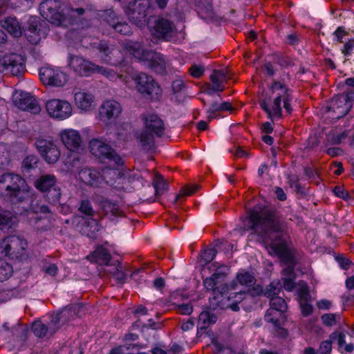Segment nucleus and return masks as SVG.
Returning <instances> with one entry per match:
<instances>
[{
    "label": "nucleus",
    "instance_id": "nucleus-12",
    "mask_svg": "<svg viewBox=\"0 0 354 354\" xmlns=\"http://www.w3.org/2000/svg\"><path fill=\"white\" fill-rule=\"evenodd\" d=\"M264 320L267 323H271L274 326V333L276 335L286 337L288 330L283 328L287 322V315L286 312H281L277 308H269L264 315Z\"/></svg>",
    "mask_w": 354,
    "mask_h": 354
},
{
    "label": "nucleus",
    "instance_id": "nucleus-36",
    "mask_svg": "<svg viewBox=\"0 0 354 354\" xmlns=\"http://www.w3.org/2000/svg\"><path fill=\"white\" fill-rule=\"evenodd\" d=\"M32 330L34 334L39 338H42L48 335L51 336L54 334L50 333L48 324L46 325L41 321H36L33 322L32 325Z\"/></svg>",
    "mask_w": 354,
    "mask_h": 354
},
{
    "label": "nucleus",
    "instance_id": "nucleus-38",
    "mask_svg": "<svg viewBox=\"0 0 354 354\" xmlns=\"http://www.w3.org/2000/svg\"><path fill=\"white\" fill-rule=\"evenodd\" d=\"M13 269L12 266L1 259L0 257V281L9 279L12 274Z\"/></svg>",
    "mask_w": 354,
    "mask_h": 354
},
{
    "label": "nucleus",
    "instance_id": "nucleus-5",
    "mask_svg": "<svg viewBox=\"0 0 354 354\" xmlns=\"http://www.w3.org/2000/svg\"><path fill=\"white\" fill-rule=\"evenodd\" d=\"M66 6L60 0H44L39 5L41 15L50 24L57 26H66Z\"/></svg>",
    "mask_w": 354,
    "mask_h": 354
},
{
    "label": "nucleus",
    "instance_id": "nucleus-17",
    "mask_svg": "<svg viewBox=\"0 0 354 354\" xmlns=\"http://www.w3.org/2000/svg\"><path fill=\"white\" fill-rule=\"evenodd\" d=\"M151 34L157 39L169 41L174 36V24L164 18H156L151 26Z\"/></svg>",
    "mask_w": 354,
    "mask_h": 354
},
{
    "label": "nucleus",
    "instance_id": "nucleus-14",
    "mask_svg": "<svg viewBox=\"0 0 354 354\" xmlns=\"http://www.w3.org/2000/svg\"><path fill=\"white\" fill-rule=\"evenodd\" d=\"M225 281L226 274L225 273L216 272L203 280V285L207 290L212 291V297H214L218 295H225L228 292L229 286Z\"/></svg>",
    "mask_w": 354,
    "mask_h": 354
},
{
    "label": "nucleus",
    "instance_id": "nucleus-2",
    "mask_svg": "<svg viewBox=\"0 0 354 354\" xmlns=\"http://www.w3.org/2000/svg\"><path fill=\"white\" fill-rule=\"evenodd\" d=\"M0 194L11 204L12 209L27 210L31 192L26 180L19 175L6 173L0 176Z\"/></svg>",
    "mask_w": 354,
    "mask_h": 354
},
{
    "label": "nucleus",
    "instance_id": "nucleus-53",
    "mask_svg": "<svg viewBox=\"0 0 354 354\" xmlns=\"http://www.w3.org/2000/svg\"><path fill=\"white\" fill-rule=\"evenodd\" d=\"M216 252V250L214 248H207L201 254L202 259L205 263H208L214 259Z\"/></svg>",
    "mask_w": 354,
    "mask_h": 354
},
{
    "label": "nucleus",
    "instance_id": "nucleus-28",
    "mask_svg": "<svg viewBox=\"0 0 354 354\" xmlns=\"http://www.w3.org/2000/svg\"><path fill=\"white\" fill-rule=\"evenodd\" d=\"M62 141L67 149L74 151L79 148L82 140L79 133L71 129L65 131L62 134Z\"/></svg>",
    "mask_w": 354,
    "mask_h": 354
},
{
    "label": "nucleus",
    "instance_id": "nucleus-24",
    "mask_svg": "<svg viewBox=\"0 0 354 354\" xmlns=\"http://www.w3.org/2000/svg\"><path fill=\"white\" fill-rule=\"evenodd\" d=\"M14 212L0 208V230H9L15 227L19 222L17 214L26 210L21 208L13 209Z\"/></svg>",
    "mask_w": 354,
    "mask_h": 354
},
{
    "label": "nucleus",
    "instance_id": "nucleus-62",
    "mask_svg": "<svg viewBox=\"0 0 354 354\" xmlns=\"http://www.w3.org/2000/svg\"><path fill=\"white\" fill-rule=\"evenodd\" d=\"M299 302H309L310 300V295L308 287L302 288L299 292Z\"/></svg>",
    "mask_w": 354,
    "mask_h": 354
},
{
    "label": "nucleus",
    "instance_id": "nucleus-44",
    "mask_svg": "<svg viewBox=\"0 0 354 354\" xmlns=\"http://www.w3.org/2000/svg\"><path fill=\"white\" fill-rule=\"evenodd\" d=\"M78 210L87 216H94L95 212L90 201L87 199L81 201Z\"/></svg>",
    "mask_w": 354,
    "mask_h": 354
},
{
    "label": "nucleus",
    "instance_id": "nucleus-11",
    "mask_svg": "<svg viewBox=\"0 0 354 354\" xmlns=\"http://www.w3.org/2000/svg\"><path fill=\"white\" fill-rule=\"evenodd\" d=\"M35 145L41 157L48 164H54L59 160L61 155L60 151L52 140L37 139Z\"/></svg>",
    "mask_w": 354,
    "mask_h": 354
},
{
    "label": "nucleus",
    "instance_id": "nucleus-37",
    "mask_svg": "<svg viewBox=\"0 0 354 354\" xmlns=\"http://www.w3.org/2000/svg\"><path fill=\"white\" fill-rule=\"evenodd\" d=\"M236 279L239 283L242 286L251 287L256 283V279L254 276L249 272L242 271L236 274Z\"/></svg>",
    "mask_w": 354,
    "mask_h": 354
},
{
    "label": "nucleus",
    "instance_id": "nucleus-43",
    "mask_svg": "<svg viewBox=\"0 0 354 354\" xmlns=\"http://www.w3.org/2000/svg\"><path fill=\"white\" fill-rule=\"evenodd\" d=\"M48 324L50 327V333L55 334L60 328L61 326L63 324L58 313L51 315L50 322Z\"/></svg>",
    "mask_w": 354,
    "mask_h": 354
},
{
    "label": "nucleus",
    "instance_id": "nucleus-54",
    "mask_svg": "<svg viewBox=\"0 0 354 354\" xmlns=\"http://www.w3.org/2000/svg\"><path fill=\"white\" fill-rule=\"evenodd\" d=\"M329 338L331 339L332 342L335 340H337L339 348L342 347L346 343L345 334L342 332H333L330 335Z\"/></svg>",
    "mask_w": 354,
    "mask_h": 354
},
{
    "label": "nucleus",
    "instance_id": "nucleus-45",
    "mask_svg": "<svg viewBox=\"0 0 354 354\" xmlns=\"http://www.w3.org/2000/svg\"><path fill=\"white\" fill-rule=\"evenodd\" d=\"M210 80L212 83V88H209L207 91L209 94H212V91H223L224 88L222 86L223 81L218 78V76L215 73H212L210 75Z\"/></svg>",
    "mask_w": 354,
    "mask_h": 354
},
{
    "label": "nucleus",
    "instance_id": "nucleus-1",
    "mask_svg": "<svg viewBox=\"0 0 354 354\" xmlns=\"http://www.w3.org/2000/svg\"><path fill=\"white\" fill-rule=\"evenodd\" d=\"M248 230L257 236L270 255L277 256L286 267L282 270L284 278H295L297 263L295 250L288 245L284 231L286 224L277 211L255 207L248 212Z\"/></svg>",
    "mask_w": 354,
    "mask_h": 354
},
{
    "label": "nucleus",
    "instance_id": "nucleus-13",
    "mask_svg": "<svg viewBox=\"0 0 354 354\" xmlns=\"http://www.w3.org/2000/svg\"><path fill=\"white\" fill-rule=\"evenodd\" d=\"M46 108L50 117L59 120L68 118L73 111L71 104L68 102L58 99L48 100L46 104Z\"/></svg>",
    "mask_w": 354,
    "mask_h": 354
},
{
    "label": "nucleus",
    "instance_id": "nucleus-22",
    "mask_svg": "<svg viewBox=\"0 0 354 354\" xmlns=\"http://www.w3.org/2000/svg\"><path fill=\"white\" fill-rule=\"evenodd\" d=\"M122 107L119 102L115 100H106L100 106L99 118L103 122L114 121L121 113Z\"/></svg>",
    "mask_w": 354,
    "mask_h": 354
},
{
    "label": "nucleus",
    "instance_id": "nucleus-57",
    "mask_svg": "<svg viewBox=\"0 0 354 354\" xmlns=\"http://www.w3.org/2000/svg\"><path fill=\"white\" fill-rule=\"evenodd\" d=\"M189 71L194 77L199 78L203 75L205 69L201 66L194 64L189 68Z\"/></svg>",
    "mask_w": 354,
    "mask_h": 354
},
{
    "label": "nucleus",
    "instance_id": "nucleus-39",
    "mask_svg": "<svg viewBox=\"0 0 354 354\" xmlns=\"http://www.w3.org/2000/svg\"><path fill=\"white\" fill-rule=\"evenodd\" d=\"M270 308L279 310L281 312H286L288 310V304L281 297H274L270 299Z\"/></svg>",
    "mask_w": 354,
    "mask_h": 354
},
{
    "label": "nucleus",
    "instance_id": "nucleus-10",
    "mask_svg": "<svg viewBox=\"0 0 354 354\" xmlns=\"http://www.w3.org/2000/svg\"><path fill=\"white\" fill-rule=\"evenodd\" d=\"M25 71V65L22 57L16 53L3 56L0 59V72L13 76H21Z\"/></svg>",
    "mask_w": 354,
    "mask_h": 354
},
{
    "label": "nucleus",
    "instance_id": "nucleus-29",
    "mask_svg": "<svg viewBox=\"0 0 354 354\" xmlns=\"http://www.w3.org/2000/svg\"><path fill=\"white\" fill-rule=\"evenodd\" d=\"M1 26L12 37H20L23 34V28L15 17H7L1 21Z\"/></svg>",
    "mask_w": 354,
    "mask_h": 354
},
{
    "label": "nucleus",
    "instance_id": "nucleus-32",
    "mask_svg": "<svg viewBox=\"0 0 354 354\" xmlns=\"http://www.w3.org/2000/svg\"><path fill=\"white\" fill-rule=\"evenodd\" d=\"M88 259L100 266H109L111 255L106 248L100 246L96 248L91 255L88 257Z\"/></svg>",
    "mask_w": 354,
    "mask_h": 354
},
{
    "label": "nucleus",
    "instance_id": "nucleus-26",
    "mask_svg": "<svg viewBox=\"0 0 354 354\" xmlns=\"http://www.w3.org/2000/svg\"><path fill=\"white\" fill-rule=\"evenodd\" d=\"M288 92V89H285L283 91V93L279 94V95L274 100L272 110L275 117L277 118H280L282 116V109L281 106V100H283V108L285 109L286 111L289 114L292 113V109L290 104L291 97Z\"/></svg>",
    "mask_w": 354,
    "mask_h": 354
},
{
    "label": "nucleus",
    "instance_id": "nucleus-18",
    "mask_svg": "<svg viewBox=\"0 0 354 354\" xmlns=\"http://www.w3.org/2000/svg\"><path fill=\"white\" fill-rule=\"evenodd\" d=\"M95 48L103 55L102 59L106 64L118 66L123 62L120 51L114 48L113 45L106 41H100L96 44Z\"/></svg>",
    "mask_w": 354,
    "mask_h": 354
},
{
    "label": "nucleus",
    "instance_id": "nucleus-52",
    "mask_svg": "<svg viewBox=\"0 0 354 354\" xmlns=\"http://www.w3.org/2000/svg\"><path fill=\"white\" fill-rule=\"evenodd\" d=\"M66 11L68 13L67 18H80L86 12V10L83 8H73L70 6H66Z\"/></svg>",
    "mask_w": 354,
    "mask_h": 354
},
{
    "label": "nucleus",
    "instance_id": "nucleus-42",
    "mask_svg": "<svg viewBox=\"0 0 354 354\" xmlns=\"http://www.w3.org/2000/svg\"><path fill=\"white\" fill-rule=\"evenodd\" d=\"M281 290V286L279 283H271L264 291V296L271 299V297H279V294Z\"/></svg>",
    "mask_w": 354,
    "mask_h": 354
},
{
    "label": "nucleus",
    "instance_id": "nucleus-46",
    "mask_svg": "<svg viewBox=\"0 0 354 354\" xmlns=\"http://www.w3.org/2000/svg\"><path fill=\"white\" fill-rule=\"evenodd\" d=\"M198 189V185L185 186L181 190L180 192L176 196L175 202H177L181 198L191 196L194 194Z\"/></svg>",
    "mask_w": 354,
    "mask_h": 354
},
{
    "label": "nucleus",
    "instance_id": "nucleus-50",
    "mask_svg": "<svg viewBox=\"0 0 354 354\" xmlns=\"http://www.w3.org/2000/svg\"><path fill=\"white\" fill-rule=\"evenodd\" d=\"M332 343L333 342L330 338L328 340L322 342L319 348L317 350V354H330Z\"/></svg>",
    "mask_w": 354,
    "mask_h": 354
},
{
    "label": "nucleus",
    "instance_id": "nucleus-8",
    "mask_svg": "<svg viewBox=\"0 0 354 354\" xmlns=\"http://www.w3.org/2000/svg\"><path fill=\"white\" fill-rule=\"evenodd\" d=\"M149 8V0H134L124 8V11L131 22L141 27L147 21Z\"/></svg>",
    "mask_w": 354,
    "mask_h": 354
},
{
    "label": "nucleus",
    "instance_id": "nucleus-16",
    "mask_svg": "<svg viewBox=\"0 0 354 354\" xmlns=\"http://www.w3.org/2000/svg\"><path fill=\"white\" fill-rule=\"evenodd\" d=\"M39 75L41 82L46 86L60 87L67 82V76L65 73L50 67H42L39 70Z\"/></svg>",
    "mask_w": 354,
    "mask_h": 354
},
{
    "label": "nucleus",
    "instance_id": "nucleus-27",
    "mask_svg": "<svg viewBox=\"0 0 354 354\" xmlns=\"http://www.w3.org/2000/svg\"><path fill=\"white\" fill-rule=\"evenodd\" d=\"M216 320L217 317L215 314L207 311L202 312L199 315V322H203V325L198 329V337H201L205 334L210 336L212 331L209 328V325L216 323Z\"/></svg>",
    "mask_w": 354,
    "mask_h": 354
},
{
    "label": "nucleus",
    "instance_id": "nucleus-23",
    "mask_svg": "<svg viewBox=\"0 0 354 354\" xmlns=\"http://www.w3.org/2000/svg\"><path fill=\"white\" fill-rule=\"evenodd\" d=\"M144 62H148L149 67L155 73L165 75L167 73V62L162 54L149 50Z\"/></svg>",
    "mask_w": 354,
    "mask_h": 354
},
{
    "label": "nucleus",
    "instance_id": "nucleus-33",
    "mask_svg": "<svg viewBox=\"0 0 354 354\" xmlns=\"http://www.w3.org/2000/svg\"><path fill=\"white\" fill-rule=\"evenodd\" d=\"M93 102V96L85 92H77L75 94V102L82 110H88Z\"/></svg>",
    "mask_w": 354,
    "mask_h": 354
},
{
    "label": "nucleus",
    "instance_id": "nucleus-61",
    "mask_svg": "<svg viewBox=\"0 0 354 354\" xmlns=\"http://www.w3.org/2000/svg\"><path fill=\"white\" fill-rule=\"evenodd\" d=\"M333 192L335 196L343 198L344 200H348L350 198V194L348 192H345L343 187L336 186L333 189Z\"/></svg>",
    "mask_w": 354,
    "mask_h": 354
},
{
    "label": "nucleus",
    "instance_id": "nucleus-48",
    "mask_svg": "<svg viewBox=\"0 0 354 354\" xmlns=\"http://www.w3.org/2000/svg\"><path fill=\"white\" fill-rule=\"evenodd\" d=\"M104 20L112 28L115 26L117 21H120L118 17L113 10H109L105 12Z\"/></svg>",
    "mask_w": 354,
    "mask_h": 354
},
{
    "label": "nucleus",
    "instance_id": "nucleus-40",
    "mask_svg": "<svg viewBox=\"0 0 354 354\" xmlns=\"http://www.w3.org/2000/svg\"><path fill=\"white\" fill-rule=\"evenodd\" d=\"M77 311V307L74 306H68L64 308L59 310L58 313L59 315L62 320V324L67 323L69 319L73 317Z\"/></svg>",
    "mask_w": 354,
    "mask_h": 354
},
{
    "label": "nucleus",
    "instance_id": "nucleus-55",
    "mask_svg": "<svg viewBox=\"0 0 354 354\" xmlns=\"http://www.w3.org/2000/svg\"><path fill=\"white\" fill-rule=\"evenodd\" d=\"M321 319L323 324L326 326H332L336 324L335 314H324L323 315H322Z\"/></svg>",
    "mask_w": 354,
    "mask_h": 354
},
{
    "label": "nucleus",
    "instance_id": "nucleus-49",
    "mask_svg": "<svg viewBox=\"0 0 354 354\" xmlns=\"http://www.w3.org/2000/svg\"><path fill=\"white\" fill-rule=\"evenodd\" d=\"M120 268H121V264L120 262H118V266L113 268V270L110 272L118 283H124L126 279V274Z\"/></svg>",
    "mask_w": 354,
    "mask_h": 354
},
{
    "label": "nucleus",
    "instance_id": "nucleus-6",
    "mask_svg": "<svg viewBox=\"0 0 354 354\" xmlns=\"http://www.w3.org/2000/svg\"><path fill=\"white\" fill-rule=\"evenodd\" d=\"M137 91L145 98L152 100H158L162 90L153 77L145 73H140L133 77Z\"/></svg>",
    "mask_w": 354,
    "mask_h": 354
},
{
    "label": "nucleus",
    "instance_id": "nucleus-4",
    "mask_svg": "<svg viewBox=\"0 0 354 354\" xmlns=\"http://www.w3.org/2000/svg\"><path fill=\"white\" fill-rule=\"evenodd\" d=\"M28 242L20 234H10L0 241V257L23 261L28 258Z\"/></svg>",
    "mask_w": 354,
    "mask_h": 354
},
{
    "label": "nucleus",
    "instance_id": "nucleus-31",
    "mask_svg": "<svg viewBox=\"0 0 354 354\" xmlns=\"http://www.w3.org/2000/svg\"><path fill=\"white\" fill-rule=\"evenodd\" d=\"M124 50L131 54L135 58L144 61L149 50H144L140 43L131 40H125L122 43Z\"/></svg>",
    "mask_w": 354,
    "mask_h": 354
},
{
    "label": "nucleus",
    "instance_id": "nucleus-56",
    "mask_svg": "<svg viewBox=\"0 0 354 354\" xmlns=\"http://www.w3.org/2000/svg\"><path fill=\"white\" fill-rule=\"evenodd\" d=\"M176 310L179 314L190 315L193 311V308L189 304H183L176 305Z\"/></svg>",
    "mask_w": 354,
    "mask_h": 354
},
{
    "label": "nucleus",
    "instance_id": "nucleus-21",
    "mask_svg": "<svg viewBox=\"0 0 354 354\" xmlns=\"http://www.w3.org/2000/svg\"><path fill=\"white\" fill-rule=\"evenodd\" d=\"M352 104L351 102H348V97L344 96L342 93L335 96L330 102L328 111H332V117L333 119L339 120L345 116L351 110Z\"/></svg>",
    "mask_w": 354,
    "mask_h": 354
},
{
    "label": "nucleus",
    "instance_id": "nucleus-64",
    "mask_svg": "<svg viewBox=\"0 0 354 354\" xmlns=\"http://www.w3.org/2000/svg\"><path fill=\"white\" fill-rule=\"evenodd\" d=\"M354 48V39H351L348 41H346L344 46V48L342 49V53L348 56L351 55V52Z\"/></svg>",
    "mask_w": 354,
    "mask_h": 354
},
{
    "label": "nucleus",
    "instance_id": "nucleus-41",
    "mask_svg": "<svg viewBox=\"0 0 354 354\" xmlns=\"http://www.w3.org/2000/svg\"><path fill=\"white\" fill-rule=\"evenodd\" d=\"M153 187L155 188L156 195H161L167 189L168 184L164 180L161 175L157 174L155 176L153 180Z\"/></svg>",
    "mask_w": 354,
    "mask_h": 354
},
{
    "label": "nucleus",
    "instance_id": "nucleus-7",
    "mask_svg": "<svg viewBox=\"0 0 354 354\" xmlns=\"http://www.w3.org/2000/svg\"><path fill=\"white\" fill-rule=\"evenodd\" d=\"M35 187L46 193V199L52 203H57L62 196L61 189L57 183V178L53 174H44L34 182Z\"/></svg>",
    "mask_w": 354,
    "mask_h": 354
},
{
    "label": "nucleus",
    "instance_id": "nucleus-30",
    "mask_svg": "<svg viewBox=\"0 0 354 354\" xmlns=\"http://www.w3.org/2000/svg\"><path fill=\"white\" fill-rule=\"evenodd\" d=\"M229 301L230 300H227V297H225L224 295H218L214 297L209 298V306L213 310L218 308L221 309L230 308L234 312L239 310L240 308L238 302L235 301L232 304H230Z\"/></svg>",
    "mask_w": 354,
    "mask_h": 354
},
{
    "label": "nucleus",
    "instance_id": "nucleus-19",
    "mask_svg": "<svg viewBox=\"0 0 354 354\" xmlns=\"http://www.w3.org/2000/svg\"><path fill=\"white\" fill-rule=\"evenodd\" d=\"M68 65L75 72L80 73V75H87L90 73L95 71L102 72L103 70L102 67L97 66L82 57L71 54L68 56Z\"/></svg>",
    "mask_w": 354,
    "mask_h": 354
},
{
    "label": "nucleus",
    "instance_id": "nucleus-58",
    "mask_svg": "<svg viewBox=\"0 0 354 354\" xmlns=\"http://www.w3.org/2000/svg\"><path fill=\"white\" fill-rule=\"evenodd\" d=\"M190 3L194 4L201 8H206L207 10L212 8L211 0H188Z\"/></svg>",
    "mask_w": 354,
    "mask_h": 354
},
{
    "label": "nucleus",
    "instance_id": "nucleus-20",
    "mask_svg": "<svg viewBox=\"0 0 354 354\" xmlns=\"http://www.w3.org/2000/svg\"><path fill=\"white\" fill-rule=\"evenodd\" d=\"M46 23L38 17L32 16L28 21L27 26L23 28V32L27 40L32 45L37 44L41 40L43 24Z\"/></svg>",
    "mask_w": 354,
    "mask_h": 354
},
{
    "label": "nucleus",
    "instance_id": "nucleus-35",
    "mask_svg": "<svg viewBox=\"0 0 354 354\" xmlns=\"http://www.w3.org/2000/svg\"><path fill=\"white\" fill-rule=\"evenodd\" d=\"M100 206L103 212L108 214L111 213L113 216H121L122 212L119 208L118 204L112 203L111 201L103 198L100 202Z\"/></svg>",
    "mask_w": 354,
    "mask_h": 354
},
{
    "label": "nucleus",
    "instance_id": "nucleus-9",
    "mask_svg": "<svg viewBox=\"0 0 354 354\" xmlns=\"http://www.w3.org/2000/svg\"><path fill=\"white\" fill-rule=\"evenodd\" d=\"M89 149L91 153L100 159L113 162L118 166L124 163L115 150L101 140L92 139L89 142Z\"/></svg>",
    "mask_w": 354,
    "mask_h": 354
},
{
    "label": "nucleus",
    "instance_id": "nucleus-3",
    "mask_svg": "<svg viewBox=\"0 0 354 354\" xmlns=\"http://www.w3.org/2000/svg\"><path fill=\"white\" fill-rule=\"evenodd\" d=\"M142 118L145 126L137 136L139 145L142 150L149 152L156 149L155 138H161L165 133V124L161 118L156 114L142 115Z\"/></svg>",
    "mask_w": 354,
    "mask_h": 354
},
{
    "label": "nucleus",
    "instance_id": "nucleus-59",
    "mask_svg": "<svg viewBox=\"0 0 354 354\" xmlns=\"http://www.w3.org/2000/svg\"><path fill=\"white\" fill-rule=\"evenodd\" d=\"M252 288H250L248 289V294L250 295L252 297H257L261 295V294H264V291L263 287L259 284H254L252 286Z\"/></svg>",
    "mask_w": 354,
    "mask_h": 354
},
{
    "label": "nucleus",
    "instance_id": "nucleus-34",
    "mask_svg": "<svg viewBox=\"0 0 354 354\" xmlns=\"http://www.w3.org/2000/svg\"><path fill=\"white\" fill-rule=\"evenodd\" d=\"M39 158L35 155L26 156L21 162V169L24 175H30L38 167Z\"/></svg>",
    "mask_w": 354,
    "mask_h": 354
},
{
    "label": "nucleus",
    "instance_id": "nucleus-25",
    "mask_svg": "<svg viewBox=\"0 0 354 354\" xmlns=\"http://www.w3.org/2000/svg\"><path fill=\"white\" fill-rule=\"evenodd\" d=\"M80 178L92 187H100L104 180L100 171L93 168H84L79 172Z\"/></svg>",
    "mask_w": 354,
    "mask_h": 354
},
{
    "label": "nucleus",
    "instance_id": "nucleus-15",
    "mask_svg": "<svg viewBox=\"0 0 354 354\" xmlns=\"http://www.w3.org/2000/svg\"><path fill=\"white\" fill-rule=\"evenodd\" d=\"M13 102L19 109L31 113L38 114L41 111L37 99L29 93L16 91L13 95Z\"/></svg>",
    "mask_w": 354,
    "mask_h": 354
},
{
    "label": "nucleus",
    "instance_id": "nucleus-63",
    "mask_svg": "<svg viewBox=\"0 0 354 354\" xmlns=\"http://www.w3.org/2000/svg\"><path fill=\"white\" fill-rule=\"evenodd\" d=\"M221 111V104L218 102H214L211 104L209 109L207 113H209L208 119L210 120L216 118V113Z\"/></svg>",
    "mask_w": 354,
    "mask_h": 354
},
{
    "label": "nucleus",
    "instance_id": "nucleus-60",
    "mask_svg": "<svg viewBox=\"0 0 354 354\" xmlns=\"http://www.w3.org/2000/svg\"><path fill=\"white\" fill-rule=\"evenodd\" d=\"M299 305L304 317H307L312 314L313 307L309 302H299Z\"/></svg>",
    "mask_w": 354,
    "mask_h": 354
},
{
    "label": "nucleus",
    "instance_id": "nucleus-51",
    "mask_svg": "<svg viewBox=\"0 0 354 354\" xmlns=\"http://www.w3.org/2000/svg\"><path fill=\"white\" fill-rule=\"evenodd\" d=\"M212 344L214 346L215 349L214 352L215 354H225V353L227 354H234L232 349L224 347L214 338L212 339Z\"/></svg>",
    "mask_w": 354,
    "mask_h": 354
},
{
    "label": "nucleus",
    "instance_id": "nucleus-47",
    "mask_svg": "<svg viewBox=\"0 0 354 354\" xmlns=\"http://www.w3.org/2000/svg\"><path fill=\"white\" fill-rule=\"evenodd\" d=\"M113 28L122 35H128L131 33V28L126 22L117 21V24Z\"/></svg>",
    "mask_w": 354,
    "mask_h": 354
}]
</instances>
